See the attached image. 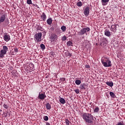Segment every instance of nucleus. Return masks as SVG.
Instances as JSON below:
<instances>
[{
	"instance_id": "nucleus-1",
	"label": "nucleus",
	"mask_w": 125,
	"mask_h": 125,
	"mask_svg": "<svg viewBox=\"0 0 125 125\" xmlns=\"http://www.w3.org/2000/svg\"><path fill=\"white\" fill-rule=\"evenodd\" d=\"M82 117L84 121L88 124H93V116L91 114L88 113H84Z\"/></svg>"
},
{
	"instance_id": "nucleus-2",
	"label": "nucleus",
	"mask_w": 125,
	"mask_h": 125,
	"mask_svg": "<svg viewBox=\"0 0 125 125\" xmlns=\"http://www.w3.org/2000/svg\"><path fill=\"white\" fill-rule=\"evenodd\" d=\"M101 62L103 66H104L105 67H111L112 65L110 60L106 57H104V59H102L101 60Z\"/></svg>"
},
{
	"instance_id": "nucleus-3",
	"label": "nucleus",
	"mask_w": 125,
	"mask_h": 125,
	"mask_svg": "<svg viewBox=\"0 0 125 125\" xmlns=\"http://www.w3.org/2000/svg\"><path fill=\"white\" fill-rule=\"evenodd\" d=\"M8 51V48L7 46L4 45L2 47V49L0 50V58H4V55L6 54V53Z\"/></svg>"
},
{
	"instance_id": "nucleus-4",
	"label": "nucleus",
	"mask_w": 125,
	"mask_h": 125,
	"mask_svg": "<svg viewBox=\"0 0 125 125\" xmlns=\"http://www.w3.org/2000/svg\"><path fill=\"white\" fill-rule=\"evenodd\" d=\"M90 31L89 27H84L82 28L80 31L78 32V36H83L84 34L87 35V32Z\"/></svg>"
},
{
	"instance_id": "nucleus-5",
	"label": "nucleus",
	"mask_w": 125,
	"mask_h": 125,
	"mask_svg": "<svg viewBox=\"0 0 125 125\" xmlns=\"http://www.w3.org/2000/svg\"><path fill=\"white\" fill-rule=\"evenodd\" d=\"M42 36V33H37L35 35H34V41H35V42H41Z\"/></svg>"
},
{
	"instance_id": "nucleus-6",
	"label": "nucleus",
	"mask_w": 125,
	"mask_h": 125,
	"mask_svg": "<svg viewBox=\"0 0 125 125\" xmlns=\"http://www.w3.org/2000/svg\"><path fill=\"white\" fill-rule=\"evenodd\" d=\"M59 37L58 35H57L56 34V33H52L50 37H49V39L51 40V42H55L57 40H58Z\"/></svg>"
},
{
	"instance_id": "nucleus-7",
	"label": "nucleus",
	"mask_w": 125,
	"mask_h": 125,
	"mask_svg": "<svg viewBox=\"0 0 125 125\" xmlns=\"http://www.w3.org/2000/svg\"><path fill=\"white\" fill-rule=\"evenodd\" d=\"M90 13V8L89 7H86L85 8L84 11H83V14L84 15L87 17L89 15Z\"/></svg>"
},
{
	"instance_id": "nucleus-8",
	"label": "nucleus",
	"mask_w": 125,
	"mask_h": 125,
	"mask_svg": "<svg viewBox=\"0 0 125 125\" xmlns=\"http://www.w3.org/2000/svg\"><path fill=\"white\" fill-rule=\"evenodd\" d=\"M6 16L5 14L0 16V24H2L6 20Z\"/></svg>"
},
{
	"instance_id": "nucleus-9",
	"label": "nucleus",
	"mask_w": 125,
	"mask_h": 125,
	"mask_svg": "<svg viewBox=\"0 0 125 125\" xmlns=\"http://www.w3.org/2000/svg\"><path fill=\"white\" fill-rule=\"evenodd\" d=\"M45 98H46V95H45V93H43V94L39 93L38 96L39 99L41 100H44Z\"/></svg>"
},
{
	"instance_id": "nucleus-10",
	"label": "nucleus",
	"mask_w": 125,
	"mask_h": 125,
	"mask_svg": "<svg viewBox=\"0 0 125 125\" xmlns=\"http://www.w3.org/2000/svg\"><path fill=\"white\" fill-rule=\"evenodd\" d=\"M3 39L5 42H8L11 40V37L10 35H8L7 33H6L3 36Z\"/></svg>"
},
{
	"instance_id": "nucleus-11",
	"label": "nucleus",
	"mask_w": 125,
	"mask_h": 125,
	"mask_svg": "<svg viewBox=\"0 0 125 125\" xmlns=\"http://www.w3.org/2000/svg\"><path fill=\"white\" fill-rule=\"evenodd\" d=\"M104 35L106 37H110L111 35V32L109 31V30L105 29L104 31Z\"/></svg>"
},
{
	"instance_id": "nucleus-12",
	"label": "nucleus",
	"mask_w": 125,
	"mask_h": 125,
	"mask_svg": "<svg viewBox=\"0 0 125 125\" xmlns=\"http://www.w3.org/2000/svg\"><path fill=\"white\" fill-rule=\"evenodd\" d=\"M117 25L116 24H115V25H112L111 26V29H110V31L111 32H115V31H116L117 30Z\"/></svg>"
},
{
	"instance_id": "nucleus-13",
	"label": "nucleus",
	"mask_w": 125,
	"mask_h": 125,
	"mask_svg": "<svg viewBox=\"0 0 125 125\" xmlns=\"http://www.w3.org/2000/svg\"><path fill=\"white\" fill-rule=\"evenodd\" d=\"M41 18L43 21H45L47 18L46 15H45L44 13H42Z\"/></svg>"
},
{
	"instance_id": "nucleus-14",
	"label": "nucleus",
	"mask_w": 125,
	"mask_h": 125,
	"mask_svg": "<svg viewBox=\"0 0 125 125\" xmlns=\"http://www.w3.org/2000/svg\"><path fill=\"white\" fill-rule=\"evenodd\" d=\"M86 85L85 83H82L80 86H79V89H86Z\"/></svg>"
},
{
	"instance_id": "nucleus-15",
	"label": "nucleus",
	"mask_w": 125,
	"mask_h": 125,
	"mask_svg": "<svg viewBox=\"0 0 125 125\" xmlns=\"http://www.w3.org/2000/svg\"><path fill=\"white\" fill-rule=\"evenodd\" d=\"M35 67L34 65L32 63H30L29 65H28V68L29 70H32Z\"/></svg>"
},
{
	"instance_id": "nucleus-16",
	"label": "nucleus",
	"mask_w": 125,
	"mask_h": 125,
	"mask_svg": "<svg viewBox=\"0 0 125 125\" xmlns=\"http://www.w3.org/2000/svg\"><path fill=\"white\" fill-rule=\"evenodd\" d=\"M45 106L46 109L50 110L51 109V106L49 103H46Z\"/></svg>"
},
{
	"instance_id": "nucleus-17",
	"label": "nucleus",
	"mask_w": 125,
	"mask_h": 125,
	"mask_svg": "<svg viewBox=\"0 0 125 125\" xmlns=\"http://www.w3.org/2000/svg\"><path fill=\"white\" fill-rule=\"evenodd\" d=\"M52 21L53 20L51 18H49L48 20H46V23H47V24L49 25L52 24Z\"/></svg>"
},
{
	"instance_id": "nucleus-18",
	"label": "nucleus",
	"mask_w": 125,
	"mask_h": 125,
	"mask_svg": "<svg viewBox=\"0 0 125 125\" xmlns=\"http://www.w3.org/2000/svg\"><path fill=\"white\" fill-rule=\"evenodd\" d=\"M59 101L61 103V104H65L66 102L64 98H61L60 100H59Z\"/></svg>"
},
{
	"instance_id": "nucleus-19",
	"label": "nucleus",
	"mask_w": 125,
	"mask_h": 125,
	"mask_svg": "<svg viewBox=\"0 0 125 125\" xmlns=\"http://www.w3.org/2000/svg\"><path fill=\"white\" fill-rule=\"evenodd\" d=\"M109 0H102V3L103 5H105L107 3H108Z\"/></svg>"
},
{
	"instance_id": "nucleus-20",
	"label": "nucleus",
	"mask_w": 125,
	"mask_h": 125,
	"mask_svg": "<svg viewBox=\"0 0 125 125\" xmlns=\"http://www.w3.org/2000/svg\"><path fill=\"white\" fill-rule=\"evenodd\" d=\"M106 84H107L108 86H110L112 87L113 86V83L112 82H106L105 83Z\"/></svg>"
},
{
	"instance_id": "nucleus-21",
	"label": "nucleus",
	"mask_w": 125,
	"mask_h": 125,
	"mask_svg": "<svg viewBox=\"0 0 125 125\" xmlns=\"http://www.w3.org/2000/svg\"><path fill=\"white\" fill-rule=\"evenodd\" d=\"M73 43L71 41H69L67 42V46H73Z\"/></svg>"
},
{
	"instance_id": "nucleus-22",
	"label": "nucleus",
	"mask_w": 125,
	"mask_h": 125,
	"mask_svg": "<svg viewBox=\"0 0 125 125\" xmlns=\"http://www.w3.org/2000/svg\"><path fill=\"white\" fill-rule=\"evenodd\" d=\"M55 32L58 34H62V30L59 28H56Z\"/></svg>"
},
{
	"instance_id": "nucleus-23",
	"label": "nucleus",
	"mask_w": 125,
	"mask_h": 125,
	"mask_svg": "<svg viewBox=\"0 0 125 125\" xmlns=\"http://www.w3.org/2000/svg\"><path fill=\"white\" fill-rule=\"evenodd\" d=\"M110 96L112 98L115 99L116 97V95L115 93H114L113 92H110Z\"/></svg>"
},
{
	"instance_id": "nucleus-24",
	"label": "nucleus",
	"mask_w": 125,
	"mask_h": 125,
	"mask_svg": "<svg viewBox=\"0 0 125 125\" xmlns=\"http://www.w3.org/2000/svg\"><path fill=\"white\" fill-rule=\"evenodd\" d=\"M75 83L77 84L78 85H79L81 83V81L80 80H76L75 81Z\"/></svg>"
},
{
	"instance_id": "nucleus-25",
	"label": "nucleus",
	"mask_w": 125,
	"mask_h": 125,
	"mask_svg": "<svg viewBox=\"0 0 125 125\" xmlns=\"http://www.w3.org/2000/svg\"><path fill=\"white\" fill-rule=\"evenodd\" d=\"M66 27L65 26L63 25L61 26V30L62 32H64L66 31Z\"/></svg>"
},
{
	"instance_id": "nucleus-26",
	"label": "nucleus",
	"mask_w": 125,
	"mask_h": 125,
	"mask_svg": "<svg viewBox=\"0 0 125 125\" xmlns=\"http://www.w3.org/2000/svg\"><path fill=\"white\" fill-rule=\"evenodd\" d=\"M99 111V107L98 106H96L95 107V109H94V112L95 113H98Z\"/></svg>"
},
{
	"instance_id": "nucleus-27",
	"label": "nucleus",
	"mask_w": 125,
	"mask_h": 125,
	"mask_svg": "<svg viewBox=\"0 0 125 125\" xmlns=\"http://www.w3.org/2000/svg\"><path fill=\"white\" fill-rule=\"evenodd\" d=\"M76 5H77V6L81 7L83 5L82 2H81V1H79L78 2H77V4Z\"/></svg>"
},
{
	"instance_id": "nucleus-28",
	"label": "nucleus",
	"mask_w": 125,
	"mask_h": 125,
	"mask_svg": "<svg viewBox=\"0 0 125 125\" xmlns=\"http://www.w3.org/2000/svg\"><path fill=\"white\" fill-rule=\"evenodd\" d=\"M40 47L42 50H44L45 49V46L43 44H41Z\"/></svg>"
},
{
	"instance_id": "nucleus-29",
	"label": "nucleus",
	"mask_w": 125,
	"mask_h": 125,
	"mask_svg": "<svg viewBox=\"0 0 125 125\" xmlns=\"http://www.w3.org/2000/svg\"><path fill=\"white\" fill-rule=\"evenodd\" d=\"M62 41L65 42L66 40H67V37L65 36H64L62 38Z\"/></svg>"
},
{
	"instance_id": "nucleus-30",
	"label": "nucleus",
	"mask_w": 125,
	"mask_h": 125,
	"mask_svg": "<svg viewBox=\"0 0 125 125\" xmlns=\"http://www.w3.org/2000/svg\"><path fill=\"white\" fill-rule=\"evenodd\" d=\"M65 123L66 125H70V122L68 119H65Z\"/></svg>"
},
{
	"instance_id": "nucleus-31",
	"label": "nucleus",
	"mask_w": 125,
	"mask_h": 125,
	"mask_svg": "<svg viewBox=\"0 0 125 125\" xmlns=\"http://www.w3.org/2000/svg\"><path fill=\"white\" fill-rule=\"evenodd\" d=\"M3 106L5 109H8L9 108V106L8 104H3Z\"/></svg>"
},
{
	"instance_id": "nucleus-32",
	"label": "nucleus",
	"mask_w": 125,
	"mask_h": 125,
	"mask_svg": "<svg viewBox=\"0 0 125 125\" xmlns=\"http://www.w3.org/2000/svg\"><path fill=\"white\" fill-rule=\"evenodd\" d=\"M43 120L45 121H48V117L47 116H45L44 117H43Z\"/></svg>"
},
{
	"instance_id": "nucleus-33",
	"label": "nucleus",
	"mask_w": 125,
	"mask_h": 125,
	"mask_svg": "<svg viewBox=\"0 0 125 125\" xmlns=\"http://www.w3.org/2000/svg\"><path fill=\"white\" fill-rule=\"evenodd\" d=\"M3 116L4 117L7 118L8 116V114H7V113H6L5 112H3Z\"/></svg>"
},
{
	"instance_id": "nucleus-34",
	"label": "nucleus",
	"mask_w": 125,
	"mask_h": 125,
	"mask_svg": "<svg viewBox=\"0 0 125 125\" xmlns=\"http://www.w3.org/2000/svg\"><path fill=\"white\" fill-rule=\"evenodd\" d=\"M74 91L76 93V94H79L80 93V91H79V89H78L74 90Z\"/></svg>"
},
{
	"instance_id": "nucleus-35",
	"label": "nucleus",
	"mask_w": 125,
	"mask_h": 125,
	"mask_svg": "<svg viewBox=\"0 0 125 125\" xmlns=\"http://www.w3.org/2000/svg\"><path fill=\"white\" fill-rule=\"evenodd\" d=\"M61 82H64L65 81V78H61L60 79Z\"/></svg>"
},
{
	"instance_id": "nucleus-36",
	"label": "nucleus",
	"mask_w": 125,
	"mask_h": 125,
	"mask_svg": "<svg viewBox=\"0 0 125 125\" xmlns=\"http://www.w3.org/2000/svg\"><path fill=\"white\" fill-rule=\"evenodd\" d=\"M117 125H125L124 122H119L118 123Z\"/></svg>"
},
{
	"instance_id": "nucleus-37",
	"label": "nucleus",
	"mask_w": 125,
	"mask_h": 125,
	"mask_svg": "<svg viewBox=\"0 0 125 125\" xmlns=\"http://www.w3.org/2000/svg\"><path fill=\"white\" fill-rule=\"evenodd\" d=\"M14 51L15 52L17 53L18 52V49L17 48H14Z\"/></svg>"
},
{
	"instance_id": "nucleus-38",
	"label": "nucleus",
	"mask_w": 125,
	"mask_h": 125,
	"mask_svg": "<svg viewBox=\"0 0 125 125\" xmlns=\"http://www.w3.org/2000/svg\"><path fill=\"white\" fill-rule=\"evenodd\" d=\"M9 24V21H7V22H6V23H4V25H6V26H8Z\"/></svg>"
},
{
	"instance_id": "nucleus-39",
	"label": "nucleus",
	"mask_w": 125,
	"mask_h": 125,
	"mask_svg": "<svg viewBox=\"0 0 125 125\" xmlns=\"http://www.w3.org/2000/svg\"><path fill=\"white\" fill-rule=\"evenodd\" d=\"M85 67H86V68H87V69H89L90 68V66L89 65H86L85 66Z\"/></svg>"
},
{
	"instance_id": "nucleus-40",
	"label": "nucleus",
	"mask_w": 125,
	"mask_h": 125,
	"mask_svg": "<svg viewBox=\"0 0 125 125\" xmlns=\"http://www.w3.org/2000/svg\"><path fill=\"white\" fill-rule=\"evenodd\" d=\"M46 125H51V124L49 123L46 122Z\"/></svg>"
},
{
	"instance_id": "nucleus-41",
	"label": "nucleus",
	"mask_w": 125,
	"mask_h": 125,
	"mask_svg": "<svg viewBox=\"0 0 125 125\" xmlns=\"http://www.w3.org/2000/svg\"><path fill=\"white\" fill-rule=\"evenodd\" d=\"M68 56H70V57H71L72 56V54H71L70 53H68Z\"/></svg>"
},
{
	"instance_id": "nucleus-42",
	"label": "nucleus",
	"mask_w": 125,
	"mask_h": 125,
	"mask_svg": "<svg viewBox=\"0 0 125 125\" xmlns=\"http://www.w3.org/2000/svg\"><path fill=\"white\" fill-rule=\"evenodd\" d=\"M32 4L33 6H35V4L33 3H32V4Z\"/></svg>"
},
{
	"instance_id": "nucleus-43",
	"label": "nucleus",
	"mask_w": 125,
	"mask_h": 125,
	"mask_svg": "<svg viewBox=\"0 0 125 125\" xmlns=\"http://www.w3.org/2000/svg\"><path fill=\"white\" fill-rule=\"evenodd\" d=\"M2 109H0V112H2Z\"/></svg>"
},
{
	"instance_id": "nucleus-44",
	"label": "nucleus",
	"mask_w": 125,
	"mask_h": 125,
	"mask_svg": "<svg viewBox=\"0 0 125 125\" xmlns=\"http://www.w3.org/2000/svg\"><path fill=\"white\" fill-rule=\"evenodd\" d=\"M36 6H38V5L36 4Z\"/></svg>"
},
{
	"instance_id": "nucleus-45",
	"label": "nucleus",
	"mask_w": 125,
	"mask_h": 125,
	"mask_svg": "<svg viewBox=\"0 0 125 125\" xmlns=\"http://www.w3.org/2000/svg\"><path fill=\"white\" fill-rule=\"evenodd\" d=\"M36 6H38V5L36 4Z\"/></svg>"
},
{
	"instance_id": "nucleus-46",
	"label": "nucleus",
	"mask_w": 125,
	"mask_h": 125,
	"mask_svg": "<svg viewBox=\"0 0 125 125\" xmlns=\"http://www.w3.org/2000/svg\"><path fill=\"white\" fill-rule=\"evenodd\" d=\"M109 27H110V26H108V28H110Z\"/></svg>"
},
{
	"instance_id": "nucleus-47",
	"label": "nucleus",
	"mask_w": 125,
	"mask_h": 125,
	"mask_svg": "<svg viewBox=\"0 0 125 125\" xmlns=\"http://www.w3.org/2000/svg\"><path fill=\"white\" fill-rule=\"evenodd\" d=\"M0 125H2L1 124H0Z\"/></svg>"
}]
</instances>
